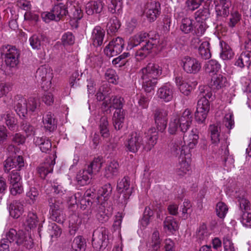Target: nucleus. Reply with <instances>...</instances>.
I'll return each mask as SVG.
<instances>
[{"label":"nucleus","mask_w":251,"mask_h":251,"mask_svg":"<svg viewBox=\"0 0 251 251\" xmlns=\"http://www.w3.org/2000/svg\"><path fill=\"white\" fill-rule=\"evenodd\" d=\"M201 98L197 103V109L209 112L210 110V100H213V95L210 91V87L207 86H201L200 88Z\"/></svg>","instance_id":"obj_11"},{"label":"nucleus","mask_w":251,"mask_h":251,"mask_svg":"<svg viewBox=\"0 0 251 251\" xmlns=\"http://www.w3.org/2000/svg\"><path fill=\"white\" fill-rule=\"evenodd\" d=\"M52 77L50 73V68L48 65L41 66L36 71L35 78L41 84V87L45 90L50 87L51 79Z\"/></svg>","instance_id":"obj_10"},{"label":"nucleus","mask_w":251,"mask_h":251,"mask_svg":"<svg viewBox=\"0 0 251 251\" xmlns=\"http://www.w3.org/2000/svg\"><path fill=\"white\" fill-rule=\"evenodd\" d=\"M105 36V30L100 26H96L93 29L91 40L95 47H100L103 43Z\"/></svg>","instance_id":"obj_24"},{"label":"nucleus","mask_w":251,"mask_h":251,"mask_svg":"<svg viewBox=\"0 0 251 251\" xmlns=\"http://www.w3.org/2000/svg\"><path fill=\"white\" fill-rule=\"evenodd\" d=\"M101 165V159L98 157L95 158L86 168L88 171L93 175L100 171Z\"/></svg>","instance_id":"obj_48"},{"label":"nucleus","mask_w":251,"mask_h":251,"mask_svg":"<svg viewBox=\"0 0 251 251\" xmlns=\"http://www.w3.org/2000/svg\"><path fill=\"white\" fill-rule=\"evenodd\" d=\"M145 140H144L142 133L138 132L130 133L125 145L127 151L136 153L142 148L143 151H150L157 143L158 133L156 129L152 127L145 133Z\"/></svg>","instance_id":"obj_1"},{"label":"nucleus","mask_w":251,"mask_h":251,"mask_svg":"<svg viewBox=\"0 0 251 251\" xmlns=\"http://www.w3.org/2000/svg\"><path fill=\"white\" fill-rule=\"evenodd\" d=\"M117 189L119 193L123 194L122 198L124 199V203L126 204L127 200L132 193L133 187L130 186L129 179L125 176L118 182Z\"/></svg>","instance_id":"obj_19"},{"label":"nucleus","mask_w":251,"mask_h":251,"mask_svg":"<svg viewBox=\"0 0 251 251\" xmlns=\"http://www.w3.org/2000/svg\"><path fill=\"white\" fill-rule=\"evenodd\" d=\"M241 19V15L238 11L231 12L229 21L228 23V26L233 28L240 22Z\"/></svg>","instance_id":"obj_60"},{"label":"nucleus","mask_w":251,"mask_h":251,"mask_svg":"<svg viewBox=\"0 0 251 251\" xmlns=\"http://www.w3.org/2000/svg\"><path fill=\"white\" fill-rule=\"evenodd\" d=\"M61 40L63 46H70L74 44L75 37L72 32L68 31L63 34Z\"/></svg>","instance_id":"obj_52"},{"label":"nucleus","mask_w":251,"mask_h":251,"mask_svg":"<svg viewBox=\"0 0 251 251\" xmlns=\"http://www.w3.org/2000/svg\"><path fill=\"white\" fill-rule=\"evenodd\" d=\"M36 146H38L42 152L49 153L51 148L50 141L45 137H36L34 139Z\"/></svg>","instance_id":"obj_30"},{"label":"nucleus","mask_w":251,"mask_h":251,"mask_svg":"<svg viewBox=\"0 0 251 251\" xmlns=\"http://www.w3.org/2000/svg\"><path fill=\"white\" fill-rule=\"evenodd\" d=\"M197 237L201 240H206L208 238V233L206 225L203 224L199 227L197 231Z\"/></svg>","instance_id":"obj_64"},{"label":"nucleus","mask_w":251,"mask_h":251,"mask_svg":"<svg viewBox=\"0 0 251 251\" xmlns=\"http://www.w3.org/2000/svg\"><path fill=\"white\" fill-rule=\"evenodd\" d=\"M194 34L197 35V37L193 38L191 41L192 44L195 45V44H199L200 40L198 36H201L204 34L206 29V25L204 21H200V20H197V22L194 23Z\"/></svg>","instance_id":"obj_27"},{"label":"nucleus","mask_w":251,"mask_h":251,"mask_svg":"<svg viewBox=\"0 0 251 251\" xmlns=\"http://www.w3.org/2000/svg\"><path fill=\"white\" fill-rule=\"evenodd\" d=\"M125 101L124 98L115 96L113 98L105 100L102 103V106L105 109L107 107V110H110L111 108L116 109L113 116V123L115 129L120 130L122 127L125 120V116L122 109Z\"/></svg>","instance_id":"obj_4"},{"label":"nucleus","mask_w":251,"mask_h":251,"mask_svg":"<svg viewBox=\"0 0 251 251\" xmlns=\"http://www.w3.org/2000/svg\"><path fill=\"white\" fill-rule=\"evenodd\" d=\"M92 175L88 171L86 168L80 171L77 174L76 179L77 182L80 185H84L90 183V179L92 178Z\"/></svg>","instance_id":"obj_35"},{"label":"nucleus","mask_w":251,"mask_h":251,"mask_svg":"<svg viewBox=\"0 0 251 251\" xmlns=\"http://www.w3.org/2000/svg\"><path fill=\"white\" fill-rule=\"evenodd\" d=\"M195 21L190 18H183L180 24V29L184 34H188L194 30Z\"/></svg>","instance_id":"obj_34"},{"label":"nucleus","mask_w":251,"mask_h":251,"mask_svg":"<svg viewBox=\"0 0 251 251\" xmlns=\"http://www.w3.org/2000/svg\"><path fill=\"white\" fill-rule=\"evenodd\" d=\"M239 220L244 226L251 227V213L248 211L240 212Z\"/></svg>","instance_id":"obj_55"},{"label":"nucleus","mask_w":251,"mask_h":251,"mask_svg":"<svg viewBox=\"0 0 251 251\" xmlns=\"http://www.w3.org/2000/svg\"><path fill=\"white\" fill-rule=\"evenodd\" d=\"M107 204V202L104 201L102 203L97 204L96 208H95L94 206L92 207V209L96 213L97 219L100 223L106 222L112 214V208L109 207L108 208L106 209L105 206Z\"/></svg>","instance_id":"obj_18"},{"label":"nucleus","mask_w":251,"mask_h":251,"mask_svg":"<svg viewBox=\"0 0 251 251\" xmlns=\"http://www.w3.org/2000/svg\"><path fill=\"white\" fill-rule=\"evenodd\" d=\"M230 6V0H220L219 3L216 6L217 15L225 17L228 16L229 14V8Z\"/></svg>","instance_id":"obj_31"},{"label":"nucleus","mask_w":251,"mask_h":251,"mask_svg":"<svg viewBox=\"0 0 251 251\" xmlns=\"http://www.w3.org/2000/svg\"><path fill=\"white\" fill-rule=\"evenodd\" d=\"M168 111L164 108H157L153 112V117L158 130L163 132L166 129L168 122Z\"/></svg>","instance_id":"obj_15"},{"label":"nucleus","mask_w":251,"mask_h":251,"mask_svg":"<svg viewBox=\"0 0 251 251\" xmlns=\"http://www.w3.org/2000/svg\"><path fill=\"white\" fill-rule=\"evenodd\" d=\"M49 206L50 207V218L57 223L62 222V218L60 215V209L61 202L57 200L54 197H51L48 199Z\"/></svg>","instance_id":"obj_20"},{"label":"nucleus","mask_w":251,"mask_h":251,"mask_svg":"<svg viewBox=\"0 0 251 251\" xmlns=\"http://www.w3.org/2000/svg\"><path fill=\"white\" fill-rule=\"evenodd\" d=\"M192 122V116L190 110L187 109L180 117L173 118L169 124V132L171 134H176L178 131L185 133L190 127Z\"/></svg>","instance_id":"obj_5"},{"label":"nucleus","mask_w":251,"mask_h":251,"mask_svg":"<svg viewBox=\"0 0 251 251\" xmlns=\"http://www.w3.org/2000/svg\"><path fill=\"white\" fill-rule=\"evenodd\" d=\"M221 68V65L216 60L211 59L206 63L204 66L205 72L209 75H214Z\"/></svg>","instance_id":"obj_38"},{"label":"nucleus","mask_w":251,"mask_h":251,"mask_svg":"<svg viewBox=\"0 0 251 251\" xmlns=\"http://www.w3.org/2000/svg\"><path fill=\"white\" fill-rule=\"evenodd\" d=\"M99 130L101 136L103 138H107L109 136V124L107 117L102 116L100 118L99 124Z\"/></svg>","instance_id":"obj_43"},{"label":"nucleus","mask_w":251,"mask_h":251,"mask_svg":"<svg viewBox=\"0 0 251 251\" xmlns=\"http://www.w3.org/2000/svg\"><path fill=\"white\" fill-rule=\"evenodd\" d=\"M43 123L45 128L50 132L54 130L57 127V122L54 115L48 112L43 117Z\"/></svg>","instance_id":"obj_28"},{"label":"nucleus","mask_w":251,"mask_h":251,"mask_svg":"<svg viewBox=\"0 0 251 251\" xmlns=\"http://www.w3.org/2000/svg\"><path fill=\"white\" fill-rule=\"evenodd\" d=\"M108 233V229L103 226L99 227L93 231L92 244L95 250L99 251L102 248L107 246Z\"/></svg>","instance_id":"obj_7"},{"label":"nucleus","mask_w":251,"mask_h":251,"mask_svg":"<svg viewBox=\"0 0 251 251\" xmlns=\"http://www.w3.org/2000/svg\"><path fill=\"white\" fill-rule=\"evenodd\" d=\"M68 14L67 7L62 2L54 4L50 12L44 13L42 18L46 23L51 20L58 21Z\"/></svg>","instance_id":"obj_9"},{"label":"nucleus","mask_w":251,"mask_h":251,"mask_svg":"<svg viewBox=\"0 0 251 251\" xmlns=\"http://www.w3.org/2000/svg\"><path fill=\"white\" fill-rule=\"evenodd\" d=\"M210 15L209 10L207 8H201L198 10L195 13V18L196 20H198V19H201V21H204L207 18H209Z\"/></svg>","instance_id":"obj_57"},{"label":"nucleus","mask_w":251,"mask_h":251,"mask_svg":"<svg viewBox=\"0 0 251 251\" xmlns=\"http://www.w3.org/2000/svg\"><path fill=\"white\" fill-rule=\"evenodd\" d=\"M48 231L51 239L58 238L62 233L61 228L54 223L48 226Z\"/></svg>","instance_id":"obj_49"},{"label":"nucleus","mask_w":251,"mask_h":251,"mask_svg":"<svg viewBox=\"0 0 251 251\" xmlns=\"http://www.w3.org/2000/svg\"><path fill=\"white\" fill-rule=\"evenodd\" d=\"M161 245V240L159 237V232L154 231L152 234L151 241L149 243V247L151 249V251H158Z\"/></svg>","instance_id":"obj_40"},{"label":"nucleus","mask_w":251,"mask_h":251,"mask_svg":"<svg viewBox=\"0 0 251 251\" xmlns=\"http://www.w3.org/2000/svg\"><path fill=\"white\" fill-rule=\"evenodd\" d=\"M157 95L158 98L164 101H170L173 97V87L170 84L166 83L158 89Z\"/></svg>","instance_id":"obj_25"},{"label":"nucleus","mask_w":251,"mask_h":251,"mask_svg":"<svg viewBox=\"0 0 251 251\" xmlns=\"http://www.w3.org/2000/svg\"><path fill=\"white\" fill-rule=\"evenodd\" d=\"M6 240L8 243L11 245L12 243L15 242L18 246L23 245L27 249H31L33 246V242L30 236L27 235L23 231H17L13 228H11L6 235Z\"/></svg>","instance_id":"obj_6"},{"label":"nucleus","mask_w":251,"mask_h":251,"mask_svg":"<svg viewBox=\"0 0 251 251\" xmlns=\"http://www.w3.org/2000/svg\"><path fill=\"white\" fill-rule=\"evenodd\" d=\"M55 163V159H52L51 157L47 158L45 161L38 168V172L40 176L42 178L45 179L48 174L51 173Z\"/></svg>","instance_id":"obj_23"},{"label":"nucleus","mask_w":251,"mask_h":251,"mask_svg":"<svg viewBox=\"0 0 251 251\" xmlns=\"http://www.w3.org/2000/svg\"><path fill=\"white\" fill-rule=\"evenodd\" d=\"M46 38V36L42 34H34L29 39L30 45L33 49H40L42 41Z\"/></svg>","instance_id":"obj_45"},{"label":"nucleus","mask_w":251,"mask_h":251,"mask_svg":"<svg viewBox=\"0 0 251 251\" xmlns=\"http://www.w3.org/2000/svg\"><path fill=\"white\" fill-rule=\"evenodd\" d=\"M8 210L12 217L18 219L24 212L23 204L19 201H14L9 204Z\"/></svg>","instance_id":"obj_26"},{"label":"nucleus","mask_w":251,"mask_h":251,"mask_svg":"<svg viewBox=\"0 0 251 251\" xmlns=\"http://www.w3.org/2000/svg\"><path fill=\"white\" fill-rule=\"evenodd\" d=\"M235 65L241 68H249L251 65V52L248 50L243 51L236 61Z\"/></svg>","instance_id":"obj_32"},{"label":"nucleus","mask_w":251,"mask_h":251,"mask_svg":"<svg viewBox=\"0 0 251 251\" xmlns=\"http://www.w3.org/2000/svg\"><path fill=\"white\" fill-rule=\"evenodd\" d=\"M229 143L226 140L222 141L220 151L221 152V159L224 169L229 171L234 167V160L232 155H229L228 146Z\"/></svg>","instance_id":"obj_17"},{"label":"nucleus","mask_w":251,"mask_h":251,"mask_svg":"<svg viewBox=\"0 0 251 251\" xmlns=\"http://www.w3.org/2000/svg\"><path fill=\"white\" fill-rule=\"evenodd\" d=\"M125 43L123 38L117 37L111 41L104 49L106 56L111 57L117 55L123 50Z\"/></svg>","instance_id":"obj_14"},{"label":"nucleus","mask_w":251,"mask_h":251,"mask_svg":"<svg viewBox=\"0 0 251 251\" xmlns=\"http://www.w3.org/2000/svg\"><path fill=\"white\" fill-rule=\"evenodd\" d=\"M158 43L156 36L153 37L150 33L140 32L129 39L128 45L130 48L141 45V47L136 51L135 56L137 60H142L150 53L153 48L156 47Z\"/></svg>","instance_id":"obj_2"},{"label":"nucleus","mask_w":251,"mask_h":251,"mask_svg":"<svg viewBox=\"0 0 251 251\" xmlns=\"http://www.w3.org/2000/svg\"><path fill=\"white\" fill-rule=\"evenodd\" d=\"M182 141H177L172 143L171 147L172 153L175 156L180 155L184 156L185 155V148Z\"/></svg>","instance_id":"obj_44"},{"label":"nucleus","mask_w":251,"mask_h":251,"mask_svg":"<svg viewBox=\"0 0 251 251\" xmlns=\"http://www.w3.org/2000/svg\"><path fill=\"white\" fill-rule=\"evenodd\" d=\"M26 225L30 229L35 228L38 222V217L36 213H29L26 219Z\"/></svg>","instance_id":"obj_62"},{"label":"nucleus","mask_w":251,"mask_h":251,"mask_svg":"<svg viewBox=\"0 0 251 251\" xmlns=\"http://www.w3.org/2000/svg\"><path fill=\"white\" fill-rule=\"evenodd\" d=\"M21 128L26 134L27 137L34 135L35 128L29 123L25 120H23L21 123Z\"/></svg>","instance_id":"obj_53"},{"label":"nucleus","mask_w":251,"mask_h":251,"mask_svg":"<svg viewBox=\"0 0 251 251\" xmlns=\"http://www.w3.org/2000/svg\"><path fill=\"white\" fill-rule=\"evenodd\" d=\"M181 64L183 70L188 74H196L201 69V64L197 59L188 56L183 57Z\"/></svg>","instance_id":"obj_16"},{"label":"nucleus","mask_w":251,"mask_h":251,"mask_svg":"<svg viewBox=\"0 0 251 251\" xmlns=\"http://www.w3.org/2000/svg\"><path fill=\"white\" fill-rule=\"evenodd\" d=\"M86 247L85 240L81 236L76 237L72 244V248L74 251H85Z\"/></svg>","instance_id":"obj_42"},{"label":"nucleus","mask_w":251,"mask_h":251,"mask_svg":"<svg viewBox=\"0 0 251 251\" xmlns=\"http://www.w3.org/2000/svg\"><path fill=\"white\" fill-rule=\"evenodd\" d=\"M208 130L212 144H217L220 141V127L217 126L210 125Z\"/></svg>","instance_id":"obj_47"},{"label":"nucleus","mask_w":251,"mask_h":251,"mask_svg":"<svg viewBox=\"0 0 251 251\" xmlns=\"http://www.w3.org/2000/svg\"><path fill=\"white\" fill-rule=\"evenodd\" d=\"M121 26V23L116 17H112L107 24V31L109 34L116 33Z\"/></svg>","instance_id":"obj_41"},{"label":"nucleus","mask_w":251,"mask_h":251,"mask_svg":"<svg viewBox=\"0 0 251 251\" xmlns=\"http://www.w3.org/2000/svg\"><path fill=\"white\" fill-rule=\"evenodd\" d=\"M162 72L161 67L153 63H149L140 71L143 88L146 92L150 93L154 89L157 82V78Z\"/></svg>","instance_id":"obj_3"},{"label":"nucleus","mask_w":251,"mask_h":251,"mask_svg":"<svg viewBox=\"0 0 251 251\" xmlns=\"http://www.w3.org/2000/svg\"><path fill=\"white\" fill-rule=\"evenodd\" d=\"M223 123L226 127L230 130L234 126V120L232 112H228L224 117Z\"/></svg>","instance_id":"obj_59"},{"label":"nucleus","mask_w":251,"mask_h":251,"mask_svg":"<svg viewBox=\"0 0 251 251\" xmlns=\"http://www.w3.org/2000/svg\"><path fill=\"white\" fill-rule=\"evenodd\" d=\"M164 227L170 231H175L177 228V223L172 216H168L164 221Z\"/></svg>","instance_id":"obj_51"},{"label":"nucleus","mask_w":251,"mask_h":251,"mask_svg":"<svg viewBox=\"0 0 251 251\" xmlns=\"http://www.w3.org/2000/svg\"><path fill=\"white\" fill-rule=\"evenodd\" d=\"M27 113L33 112L35 109L40 106V101L39 99L31 97L27 101Z\"/></svg>","instance_id":"obj_56"},{"label":"nucleus","mask_w":251,"mask_h":251,"mask_svg":"<svg viewBox=\"0 0 251 251\" xmlns=\"http://www.w3.org/2000/svg\"><path fill=\"white\" fill-rule=\"evenodd\" d=\"M144 13L150 22H154L160 14V4L155 0H148L144 7Z\"/></svg>","instance_id":"obj_13"},{"label":"nucleus","mask_w":251,"mask_h":251,"mask_svg":"<svg viewBox=\"0 0 251 251\" xmlns=\"http://www.w3.org/2000/svg\"><path fill=\"white\" fill-rule=\"evenodd\" d=\"M238 201L239 202L240 212H246L250 209L251 204L247 198L239 197Z\"/></svg>","instance_id":"obj_61"},{"label":"nucleus","mask_w":251,"mask_h":251,"mask_svg":"<svg viewBox=\"0 0 251 251\" xmlns=\"http://www.w3.org/2000/svg\"><path fill=\"white\" fill-rule=\"evenodd\" d=\"M220 46L222 49L220 53V57L223 60H228L231 59L234 53L230 47L225 42H220Z\"/></svg>","instance_id":"obj_39"},{"label":"nucleus","mask_w":251,"mask_h":251,"mask_svg":"<svg viewBox=\"0 0 251 251\" xmlns=\"http://www.w3.org/2000/svg\"><path fill=\"white\" fill-rule=\"evenodd\" d=\"M226 82V78L223 75L219 74L212 77L209 85L211 89L219 90L225 87Z\"/></svg>","instance_id":"obj_33"},{"label":"nucleus","mask_w":251,"mask_h":251,"mask_svg":"<svg viewBox=\"0 0 251 251\" xmlns=\"http://www.w3.org/2000/svg\"><path fill=\"white\" fill-rule=\"evenodd\" d=\"M122 0H111L110 3L108 5V10L112 13H115L116 11H119L122 6Z\"/></svg>","instance_id":"obj_63"},{"label":"nucleus","mask_w":251,"mask_h":251,"mask_svg":"<svg viewBox=\"0 0 251 251\" xmlns=\"http://www.w3.org/2000/svg\"><path fill=\"white\" fill-rule=\"evenodd\" d=\"M0 54L1 56L4 55L5 62L7 66L15 67L18 64L20 52L15 47L3 46L0 48Z\"/></svg>","instance_id":"obj_8"},{"label":"nucleus","mask_w":251,"mask_h":251,"mask_svg":"<svg viewBox=\"0 0 251 251\" xmlns=\"http://www.w3.org/2000/svg\"><path fill=\"white\" fill-rule=\"evenodd\" d=\"M119 164L117 161H111L104 168V177L108 180L115 178L119 174Z\"/></svg>","instance_id":"obj_21"},{"label":"nucleus","mask_w":251,"mask_h":251,"mask_svg":"<svg viewBox=\"0 0 251 251\" xmlns=\"http://www.w3.org/2000/svg\"><path fill=\"white\" fill-rule=\"evenodd\" d=\"M8 181L11 185L10 193L13 196L20 194L23 192V187L21 181L22 177L20 173L16 170H12L9 174Z\"/></svg>","instance_id":"obj_12"},{"label":"nucleus","mask_w":251,"mask_h":251,"mask_svg":"<svg viewBox=\"0 0 251 251\" xmlns=\"http://www.w3.org/2000/svg\"><path fill=\"white\" fill-rule=\"evenodd\" d=\"M191 170L190 166L185 160L184 156H182L181 160H179L176 169V173L178 176H183L189 174Z\"/></svg>","instance_id":"obj_37"},{"label":"nucleus","mask_w":251,"mask_h":251,"mask_svg":"<svg viewBox=\"0 0 251 251\" xmlns=\"http://www.w3.org/2000/svg\"><path fill=\"white\" fill-rule=\"evenodd\" d=\"M153 215V211L149 207H146L145 209L143 217L140 220L141 225L144 226H147L150 223V219Z\"/></svg>","instance_id":"obj_54"},{"label":"nucleus","mask_w":251,"mask_h":251,"mask_svg":"<svg viewBox=\"0 0 251 251\" xmlns=\"http://www.w3.org/2000/svg\"><path fill=\"white\" fill-rule=\"evenodd\" d=\"M111 93L110 88L107 84H104L99 88L96 94V98L99 101H105L107 98L110 99L109 95Z\"/></svg>","instance_id":"obj_36"},{"label":"nucleus","mask_w":251,"mask_h":251,"mask_svg":"<svg viewBox=\"0 0 251 251\" xmlns=\"http://www.w3.org/2000/svg\"><path fill=\"white\" fill-rule=\"evenodd\" d=\"M189 136L190 139L187 147L190 149H194L197 144L198 140L199 139L198 130L197 128H193Z\"/></svg>","instance_id":"obj_50"},{"label":"nucleus","mask_w":251,"mask_h":251,"mask_svg":"<svg viewBox=\"0 0 251 251\" xmlns=\"http://www.w3.org/2000/svg\"><path fill=\"white\" fill-rule=\"evenodd\" d=\"M199 53L203 59H208L211 57L210 44L207 41L203 42L199 48Z\"/></svg>","instance_id":"obj_46"},{"label":"nucleus","mask_w":251,"mask_h":251,"mask_svg":"<svg viewBox=\"0 0 251 251\" xmlns=\"http://www.w3.org/2000/svg\"><path fill=\"white\" fill-rule=\"evenodd\" d=\"M15 111L20 117H25L27 114V100L25 99L17 96L14 100Z\"/></svg>","instance_id":"obj_22"},{"label":"nucleus","mask_w":251,"mask_h":251,"mask_svg":"<svg viewBox=\"0 0 251 251\" xmlns=\"http://www.w3.org/2000/svg\"><path fill=\"white\" fill-rule=\"evenodd\" d=\"M103 8L102 2L100 0L91 1L86 3L85 12L88 15L100 13Z\"/></svg>","instance_id":"obj_29"},{"label":"nucleus","mask_w":251,"mask_h":251,"mask_svg":"<svg viewBox=\"0 0 251 251\" xmlns=\"http://www.w3.org/2000/svg\"><path fill=\"white\" fill-rule=\"evenodd\" d=\"M228 211L226 204L223 202H218L216 207V211L217 216L220 218H224Z\"/></svg>","instance_id":"obj_58"}]
</instances>
